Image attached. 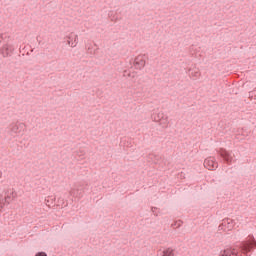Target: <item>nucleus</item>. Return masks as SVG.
Wrapping results in <instances>:
<instances>
[{
    "instance_id": "6",
    "label": "nucleus",
    "mask_w": 256,
    "mask_h": 256,
    "mask_svg": "<svg viewBox=\"0 0 256 256\" xmlns=\"http://www.w3.org/2000/svg\"><path fill=\"white\" fill-rule=\"evenodd\" d=\"M15 50V48H13V46L11 45H4L1 49H0V53L3 57H11V53H13V51Z\"/></svg>"
},
{
    "instance_id": "1",
    "label": "nucleus",
    "mask_w": 256,
    "mask_h": 256,
    "mask_svg": "<svg viewBox=\"0 0 256 256\" xmlns=\"http://www.w3.org/2000/svg\"><path fill=\"white\" fill-rule=\"evenodd\" d=\"M152 121H155L156 123H159V125H162V127H167L169 125V119L163 112L159 113H153L151 115Z\"/></svg>"
},
{
    "instance_id": "10",
    "label": "nucleus",
    "mask_w": 256,
    "mask_h": 256,
    "mask_svg": "<svg viewBox=\"0 0 256 256\" xmlns=\"http://www.w3.org/2000/svg\"><path fill=\"white\" fill-rule=\"evenodd\" d=\"M229 221V218H226L222 221V223L219 225L218 229L219 231H227V223Z\"/></svg>"
},
{
    "instance_id": "7",
    "label": "nucleus",
    "mask_w": 256,
    "mask_h": 256,
    "mask_svg": "<svg viewBox=\"0 0 256 256\" xmlns=\"http://www.w3.org/2000/svg\"><path fill=\"white\" fill-rule=\"evenodd\" d=\"M134 67L139 70L145 67V59H143V56L139 55L134 59Z\"/></svg>"
},
{
    "instance_id": "15",
    "label": "nucleus",
    "mask_w": 256,
    "mask_h": 256,
    "mask_svg": "<svg viewBox=\"0 0 256 256\" xmlns=\"http://www.w3.org/2000/svg\"><path fill=\"white\" fill-rule=\"evenodd\" d=\"M35 256H47V254L42 251V252H37V253L35 254Z\"/></svg>"
},
{
    "instance_id": "2",
    "label": "nucleus",
    "mask_w": 256,
    "mask_h": 256,
    "mask_svg": "<svg viewBox=\"0 0 256 256\" xmlns=\"http://www.w3.org/2000/svg\"><path fill=\"white\" fill-rule=\"evenodd\" d=\"M25 129V123H12L8 126V133H21Z\"/></svg>"
},
{
    "instance_id": "19",
    "label": "nucleus",
    "mask_w": 256,
    "mask_h": 256,
    "mask_svg": "<svg viewBox=\"0 0 256 256\" xmlns=\"http://www.w3.org/2000/svg\"><path fill=\"white\" fill-rule=\"evenodd\" d=\"M3 175V173L2 172H0V177Z\"/></svg>"
},
{
    "instance_id": "3",
    "label": "nucleus",
    "mask_w": 256,
    "mask_h": 256,
    "mask_svg": "<svg viewBox=\"0 0 256 256\" xmlns=\"http://www.w3.org/2000/svg\"><path fill=\"white\" fill-rule=\"evenodd\" d=\"M218 153L226 165H231V163H233V156H231V153L225 150V148H221Z\"/></svg>"
},
{
    "instance_id": "13",
    "label": "nucleus",
    "mask_w": 256,
    "mask_h": 256,
    "mask_svg": "<svg viewBox=\"0 0 256 256\" xmlns=\"http://www.w3.org/2000/svg\"><path fill=\"white\" fill-rule=\"evenodd\" d=\"M233 227H235V221L231 218H229L228 222H227V226H226V231H231V229H233Z\"/></svg>"
},
{
    "instance_id": "5",
    "label": "nucleus",
    "mask_w": 256,
    "mask_h": 256,
    "mask_svg": "<svg viewBox=\"0 0 256 256\" xmlns=\"http://www.w3.org/2000/svg\"><path fill=\"white\" fill-rule=\"evenodd\" d=\"M204 167L209 171H213V169H217V167H219V163H217L214 158H206L204 160Z\"/></svg>"
},
{
    "instance_id": "11",
    "label": "nucleus",
    "mask_w": 256,
    "mask_h": 256,
    "mask_svg": "<svg viewBox=\"0 0 256 256\" xmlns=\"http://www.w3.org/2000/svg\"><path fill=\"white\" fill-rule=\"evenodd\" d=\"M162 256H175V250L172 248H167L162 252Z\"/></svg>"
},
{
    "instance_id": "16",
    "label": "nucleus",
    "mask_w": 256,
    "mask_h": 256,
    "mask_svg": "<svg viewBox=\"0 0 256 256\" xmlns=\"http://www.w3.org/2000/svg\"><path fill=\"white\" fill-rule=\"evenodd\" d=\"M9 195L12 197V200H14L15 197H17V193L15 192H11Z\"/></svg>"
},
{
    "instance_id": "9",
    "label": "nucleus",
    "mask_w": 256,
    "mask_h": 256,
    "mask_svg": "<svg viewBox=\"0 0 256 256\" xmlns=\"http://www.w3.org/2000/svg\"><path fill=\"white\" fill-rule=\"evenodd\" d=\"M11 201H13V198L9 195V193L5 196V198H3L2 200H0V209H3V207H5L6 205H10Z\"/></svg>"
},
{
    "instance_id": "18",
    "label": "nucleus",
    "mask_w": 256,
    "mask_h": 256,
    "mask_svg": "<svg viewBox=\"0 0 256 256\" xmlns=\"http://www.w3.org/2000/svg\"><path fill=\"white\" fill-rule=\"evenodd\" d=\"M155 211H157V207H152V212H153L154 215L157 217L158 214H157Z\"/></svg>"
},
{
    "instance_id": "8",
    "label": "nucleus",
    "mask_w": 256,
    "mask_h": 256,
    "mask_svg": "<svg viewBox=\"0 0 256 256\" xmlns=\"http://www.w3.org/2000/svg\"><path fill=\"white\" fill-rule=\"evenodd\" d=\"M68 45H70L71 47H77V39H79V36L75 33H71L69 36H68Z\"/></svg>"
},
{
    "instance_id": "4",
    "label": "nucleus",
    "mask_w": 256,
    "mask_h": 256,
    "mask_svg": "<svg viewBox=\"0 0 256 256\" xmlns=\"http://www.w3.org/2000/svg\"><path fill=\"white\" fill-rule=\"evenodd\" d=\"M249 240L244 243V249L247 253H252L256 249V240L253 235L248 236Z\"/></svg>"
},
{
    "instance_id": "17",
    "label": "nucleus",
    "mask_w": 256,
    "mask_h": 256,
    "mask_svg": "<svg viewBox=\"0 0 256 256\" xmlns=\"http://www.w3.org/2000/svg\"><path fill=\"white\" fill-rule=\"evenodd\" d=\"M2 37L0 38L1 41H5L7 39V34H0Z\"/></svg>"
},
{
    "instance_id": "14",
    "label": "nucleus",
    "mask_w": 256,
    "mask_h": 256,
    "mask_svg": "<svg viewBox=\"0 0 256 256\" xmlns=\"http://www.w3.org/2000/svg\"><path fill=\"white\" fill-rule=\"evenodd\" d=\"M182 224H183V221L178 220L177 222H175V223L172 224V225H176L177 227H181Z\"/></svg>"
},
{
    "instance_id": "12",
    "label": "nucleus",
    "mask_w": 256,
    "mask_h": 256,
    "mask_svg": "<svg viewBox=\"0 0 256 256\" xmlns=\"http://www.w3.org/2000/svg\"><path fill=\"white\" fill-rule=\"evenodd\" d=\"M222 256H237V252H235V250L226 249L223 251Z\"/></svg>"
}]
</instances>
